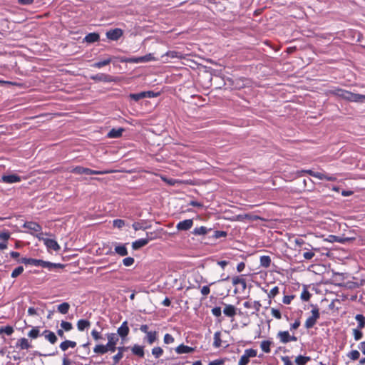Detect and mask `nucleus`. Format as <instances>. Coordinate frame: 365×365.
Returning a JSON list of instances; mask_svg holds the SVG:
<instances>
[{
	"mask_svg": "<svg viewBox=\"0 0 365 365\" xmlns=\"http://www.w3.org/2000/svg\"><path fill=\"white\" fill-rule=\"evenodd\" d=\"M18 261L26 265L46 268L48 271L51 272H58V269H62L63 267V265L59 263H51L50 262H46L41 259H36L33 258L22 257Z\"/></svg>",
	"mask_w": 365,
	"mask_h": 365,
	"instance_id": "f257e3e1",
	"label": "nucleus"
},
{
	"mask_svg": "<svg viewBox=\"0 0 365 365\" xmlns=\"http://www.w3.org/2000/svg\"><path fill=\"white\" fill-rule=\"evenodd\" d=\"M329 93L332 95L338 96L342 99L346 100L350 102H359L360 101V94L354 93L351 91L336 88L334 90H331Z\"/></svg>",
	"mask_w": 365,
	"mask_h": 365,
	"instance_id": "f03ea898",
	"label": "nucleus"
},
{
	"mask_svg": "<svg viewBox=\"0 0 365 365\" xmlns=\"http://www.w3.org/2000/svg\"><path fill=\"white\" fill-rule=\"evenodd\" d=\"M71 173L78 174V175H104L109 174L115 172L113 170H91L90 168H84L82 166H76L72 168L70 170Z\"/></svg>",
	"mask_w": 365,
	"mask_h": 365,
	"instance_id": "7ed1b4c3",
	"label": "nucleus"
},
{
	"mask_svg": "<svg viewBox=\"0 0 365 365\" xmlns=\"http://www.w3.org/2000/svg\"><path fill=\"white\" fill-rule=\"evenodd\" d=\"M302 174L307 173L312 177L319 180H326L327 181L334 182L337 180L336 177L334 175H329L320 172H314L312 170H302L300 171Z\"/></svg>",
	"mask_w": 365,
	"mask_h": 365,
	"instance_id": "20e7f679",
	"label": "nucleus"
},
{
	"mask_svg": "<svg viewBox=\"0 0 365 365\" xmlns=\"http://www.w3.org/2000/svg\"><path fill=\"white\" fill-rule=\"evenodd\" d=\"M257 351L253 349H245L244 354L241 356L237 365H247L251 358L257 356Z\"/></svg>",
	"mask_w": 365,
	"mask_h": 365,
	"instance_id": "39448f33",
	"label": "nucleus"
},
{
	"mask_svg": "<svg viewBox=\"0 0 365 365\" xmlns=\"http://www.w3.org/2000/svg\"><path fill=\"white\" fill-rule=\"evenodd\" d=\"M108 343L106 345L109 351L114 352L116 349V344L118 341V336L117 334L111 333L107 335Z\"/></svg>",
	"mask_w": 365,
	"mask_h": 365,
	"instance_id": "423d86ee",
	"label": "nucleus"
},
{
	"mask_svg": "<svg viewBox=\"0 0 365 365\" xmlns=\"http://www.w3.org/2000/svg\"><path fill=\"white\" fill-rule=\"evenodd\" d=\"M319 318V312L317 308H314L312 310V316L309 317L305 322V327L310 329L314 327L316 324L317 320Z\"/></svg>",
	"mask_w": 365,
	"mask_h": 365,
	"instance_id": "0eeeda50",
	"label": "nucleus"
},
{
	"mask_svg": "<svg viewBox=\"0 0 365 365\" xmlns=\"http://www.w3.org/2000/svg\"><path fill=\"white\" fill-rule=\"evenodd\" d=\"M123 35V31L119 28L110 29L106 34V37L111 41H118Z\"/></svg>",
	"mask_w": 365,
	"mask_h": 365,
	"instance_id": "6e6552de",
	"label": "nucleus"
},
{
	"mask_svg": "<svg viewBox=\"0 0 365 365\" xmlns=\"http://www.w3.org/2000/svg\"><path fill=\"white\" fill-rule=\"evenodd\" d=\"M277 337L279 339L280 341L283 344H286L289 341H297V337L294 336H291L287 331H279L277 334Z\"/></svg>",
	"mask_w": 365,
	"mask_h": 365,
	"instance_id": "1a4fd4ad",
	"label": "nucleus"
},
{
	"mask_svg": "<svg viewBox=\"0 0 365 365\" xmlns=\"http://www.w3.org/2000/svg\"><path fill=\"white\" fill-rule=\"evenodd\" d=\"M153 96V92L152 91H143L138 93H130L129 97L135 101H138L140 99L145 98H151Z\"/></svg>",
	"mask_w": 365,
	"mask_h": 365,
	"instance_id": "9d476101",
	"label": "nucleus"
},
{
	"mask_svg": "<svg viewBox=\"0 0 365 365\" xmlns=\"http://www.w3.org/2000/svg\"><path fill=\"white\" fill-rule=\"evenodd\" d=\"M193 225V220L192 219H187L182 221L179 222L176 228L178 230L187 231L190 230Z\"/></svg>",
	"mask_w": 365,
	"mask_h": 365,
	"instance_id": "9b49d317",
	"label": "nucleus"
},
{
	"mask_svg": "<svg viewBox=\"0 0 365 365\" xmlns=\"http://www.w3.org/2000/svg\"><path fill=\"white\" fill-rule=\"evenodd\" d=\"M21 180V177L15 174L3 175L1 177V182L9 184L19 182Z\"/></svg>",
	"mask_w": 365,
	"mask_h": 365,
	"instance_id": "f8f14e48",
	"label": "nucleus"
},
{
	"mask_svg": "<svg viewBox=\"0 0 365 365\" xmlns=\"http://www.w3.org/2000/svg\"><path fill=\"white\" fill-rule=\"evenodd\" d=\"M23 227L34 232H41L42 230V227L38 223L32 221L26 222Z\"/></svg>",
	"mask_w": 365,
	"mask_h": 365,
	"instance_id": "ddd939ff",
	"label": "nucleus"
},
{
	"mask_svg": "<svg viewBox=\"0 0 365 365\" xmlns=\"http://www.w3.org/2000/svg\"><path fill=\"white\" fill-rule=\"evenodd\" d=\"M153 238H142L139 239L138 240H135L132 243V247L133 250H138L144 246H145L150 240H153Z\"/></svg>",
	"mask_w": 365,
	"mask_h": 365,
	"instance_id": "4468645a",
	"label": "nucleus"
},
{
	"mask_svg": "<svg viewBox=\"0 0 365 365\" xmlns=\"http://www.w3.org/2000/svg\"><path fill=\"white\" fill-rule=\"evenodd\" d=\"M154 60H155V58L153 57V54L148 53L143 56L131 58L130 60V61L133 62V63H143V62H148V61H154Z\"/></svg>",
	"mask_w": 365,
	"mask_h": 365,
	"instance_id": "2eb2a0df",
	"label": "nucleus"
},
{
	"mask_svg": "<svg viewBox=\"0 0 365 365\" xmlns=\"http://www.w3.org/2000/svg\"><path fill=\"white\" fill-rule=\"evenodd\" d=\"M16 346L21 350L29 349L31 348V345L26 338L19 339L16 342Z\"/></svg>",
	"mask_w": 365,
	"mask_h": 365,
	"instance_id": "dca6fc26",
	"label": "nucleus"
},
{
	"mask_svg": "<svg viewBox=\"0 0 365 365\" xmlns=\"http://www.w3.org/2000/svg\"><path fill=\"white\" fill-rule=\"evenodd\" d=\"M43 241L48 249L52 250L53 251H58L60 250V246L55 240L44 239Z\"/></svg>",
	"mask_w": 365,
	"mask_h": 365,
	"instance_id": "f3484780",
	"label": "nucleus"
},
{
	"mask_svg": "<svg viewBox=\"0 0 365 365\" xmlns=\"http://www.w3.org/2000/svg\"><path fill=\"white\" fill-rule=\"evenodd\" d=\"M91 79L97 81L103 82H110L112 81V77L105 73H98L91 77Z\"/></svg>",
	"mask_w": 365,
	"mask_h": 365,
	"instance_id": "a211bd4d",
	"label": "nucleus"
},
{
	"mask_svg": "<svg viewBox=\"0 0 365 365\" xmlns=\"http://www.w3.org/2000/svg\"><path fill=\"white\" fill-rule=\"evenodd\" d=\"M194 348L184 344H180L175 348V351L178 354L192 353L194 351Z\"/></svg>",
	"mask_w": 365,
	"mask_h": 365,
	"instance_id": "6ab92c4d",
	"label": "nucleus"
},
{
	"mask_svg": "<svg viewBox=\"0 0 365 365\" xmlns=\"http://www.w3.org/2000/svg\"><path fill=\"white\" fill-rule=\"evenodd\" d=\"M42 335L52 344H55L57 341L56 334L50 330L43 331Z\"/></svg>",
	"mask_w": 365,
	"mask_h": 365,
	"instance_id": "aec40b11",
	"label": "nucleus"
},
{
	"mask_svg": "<svg viewBox=\"0 0 365 365\" xmlns=\"http://www.w3.org/2000/svg\"><path fill=\"white\" fill-rule=\"evenodd\" d=\"M123 131L124 129L123 128H119L118 129L112 128L107 134V136L110 138H118L122 135Z\"/></svg>",
	"mask_w": 365,
	"mask_h": 365,
	"instance_id": "412c9836",
	"label": "nucleus"
},
{
	"mask_svg": "<svg viewBox=\"0 0 365 365\" xmlns=\"http://www.w3.org/2000/svg\"><path fill=\"white\" fill-rule=\"evenodd\" d=\"M99 39L100 35L95 32L87 34L84 38V41L90 43L97 42L99 41Z\"/></svg>",
	"mask_w": 365,
	"mask_h": 365,
	"instance_id": "4be33fe9",
	"label": "nucleus"
},
{
	"mask_svg": "<svg viewBox=\"0 0 365 365\" xmlns=\"http://www.w3.org/2000/svg\"><path fill=\"white\" fill-rule=\"evenodd\" d=\"M223 312L226 316L232 317L236 314V308L233 305L226 304Z\"/></svg>",
	"mask_w": 365,
	"mask_h": 365,
	"instance_id": "5701e85b",
	"label": "nucleus"
},
{
	"mask_svg": "<svg viewBox=\"0 0 365 365\" xmlns=\"http://www.w3.org/2000/svg\"><path fill=\"white\" fill-rule=\"evenodd\" d=\"M327 242H340V243H344L349 240L348 238H343L339 236L330 235L328 236V237L326 239Z\"/></svg>",
	"mask_w": 365,
	"mask_h": 365,
	"instance_id": "b1692460",
	"label": "nucleus"
},
{
	"mask_svg": "<svg viewBox=\"0 0 365 365\" xmlns=\"http://www.w3.org/2000/svg\"><path fill=\"white\" fill-rule=\"evenodd\" d=\"M129 328L127 325V322H124L121 326L118 329V334L121 337H125L128 334Z\"/></svg>",
	"mask_w": 365,
	"mask_h": 365,
	"instance_id": "393cba45",
	"label": "nucleus"
},
{
	"mask_svg": "<svg viewBox=\"0 0 365 365\" xmlns=\"http://www.w3.org/2000/svg\"><path fill=\"white\" fill-rule=\"evenodd\" d=\"M167 56L170 58H179L182 59L184 58L183 54L180 52H178L175 51H168L163 56V57Z\"/></svg>",
	"mask_w": 365,
	"mask_h": 365,
	"instance_id": "a878e982",
	"label": "nucleus"
},
{
	"mask_svg": "<svg viewBox=\"0 0 365 365\" xmlns=\"http://www.w3.org/2000/svg\"><path fill=\"white\" fill-rule=\"evenodd\" d=\"M76 346V343L73 341L66 340L60 344V348L62 351H65L68 348H74Z\"/></svg>",
	"mask_w": 365,
	"mask_h": 365,
	"instance_id": "bb28decb",
	"label": "nucleus"
},
{
	"mask_svg": "<svg viewBox=\"0 0 365 365\" xmlns=\"http://www.w3.org/2000/svg\"><path fill=\"white\" fill-rule=\"evenodd\" d=\"M304 250H307L303 253V257L305 259H312L315 256L314 251H319V248H312L311 250L307 248H304Z\"/></svg>",
	"mask_w": 365,
	"mask_h": 365,
	"instance_id": "cd10ccee",
	"label": "nucleus"
},
{
	"mask_svg": "<svg viewBox=\"0 0 365 365\" xmlns=\"http://www.w3.org/2000/svg\"><path fill=\"white\" fill-rule=\"evenodd\" d=\"M90 326V322L86 319H80L77 322V328L80 331H83L85 329H88Z\"/></svg>",
	"mask_w": 365,
	"mask_h": 365,
	"instance_id": "c85d7f7f",
	"label": "nucleus"
},
{
	"mask_svg": "<svg viewBox=\"0 0 365 365\" xmlns=\"http://www.w3.org/2000/svg\"><path fill=\"white\" fill-rule=\"evenodd\" d=\"M210 230H211V229H207L206 227L205 226H201V227H195L193 231H192V233L195 235H206Z\"/></svg>",
	"mask_w": 365,
	"mask_h": 365,
	"instance_id": "c756f323",
	"label": "nucleus"
},
{
	"mask_svg": "<svg viewBox=\"0 0 365 365\" xmlns=\"http://www.w3.org/2000/svg\"><path fill=\"white\" fill-rule=\"evenodd\" d=\"M158 338V332L156 331H150L146 334L145 339L149 344H153Z\"/></svg>",
	"mask_w": 365,
	"mask_h": 365,
	"instance_id": "7c9ffc66",
	"label": "nucleus"
},
{
	"mask_svg": "<svg viewBox=\"0 0 365 365\" xmlns=\"http://www.w3.org/2000/svg\"><path fill=\"white\" fill-rule=\"evenodd\" d=\"M115 252L120 256H126L128 255V250L125 245H119L115 247Z\"/></svg>",
	"mask_w": 365,
	"mask_h": 365,
	"instance_id": "2f4dec72",
	"label": "nucleus"
},
{
	"mask_svg": "<svg viewBox=\"0 0 365 365\" xmlns=\"http://www.w3.org/2000/svg\"><path fill=\"white\" fill-rule=\"evenodd\" d=\"M233 284L237 286V289H245L246 288V283L245 280L239 277L233 279Z\"/></svg>",
	"mask_w": 365,
	"mask_h": 365,
	"instance_id": "473e14b6",
	"label": "nucleus"
},
{
	"mask_svg": "<svg viewBox=\"0 0 365 365\" xmlns=\"http://www.w3.org/2000/svg\"><path fill=\"white\" fill-rule=\"evenodd\" d=\"M132 351L134 354L138 356L143 357L144 356V349L142 346L137 344L134 345L132 348Z\"/></svg>",
	"mask_w": 365,
	"mask_h": 365,
	"instance_id": "72a5a7b5",
	"label": "nucleus"
},
{
	"mask_svg": "<svg viewBox=\"0 0 365 365\" xmlns=\"http://www.w3.org/2000/svg\"><path fill=\"white\" fill-rule=\"evenodd\" d=\"M93 351L96 354H103L109 351L107 349L106 345L98 344L94 347Z\"/></svg>",
	"mask_w": 365,
	"mask_h": 365,
	"instance_id": "f704fd0d",
	"label": "nucleus"
},
{
	"mask_svg": "<svg viewBox=\"0 0 365 365\" xmlns=\"http://www.w3.org/2000/svg\"><path fill=\"white\" fill-rule=\"evenodd\" d=\"M310 360V357L299 355L296 357L295 362L297 365H305Z\"/></svg>",
	"mask_w": 365,
	"mask_h": 365,
	"instance_id": "c9c22d12",
	"label": "nucleus"
},
{
	"mask_svg": "<svg viewBox=\"0 0 365 365\" xmlns=\"http://www.w3.org/2000/svg\"><path fill=\"white\" fill-rule=\"evenodd\" d=\"M69 308V304L67 302H63L58 306L57 309L60 313L66 314L68 313Z\"/></svg>",
	"mask_w": 365,
	"mask_h": 365,
	"instance_id": "e433bc0d",
	"label": "nucleus"
},
{
	"mask_svg": "<svg viewBox=\"0 0 365 365\" xmlns=\"http://www.w3.org/2000/svg\"><path fill=\"white\" fill-rule=\"evenodd\" d=\"M40 336V331L38 327H33L28 333V336L31 339H37Z\"/></svg>",
	"mask_w": 365,
	"mask_h": 365,
	"instance_id": "4c0bfd02",
	"label": "nucleus"
},
{
	"mask_svg": "<svg viewBox=\"0 0 365 365\" xmlns=\"http://www.w3.org/2000/svg\"><path fill=\"white\" fill-rule=\"evenodd\" d=\"M362 329H359L357 327L352 329L353 336L355 341H359L363 338Z\"/></svg>",
	"mask_w": 365,
	"mask_h": 365,
	"instance_id": "58836bf2",
	"label": "nucleus"
},
{
	"mask_svg": "<svg viewBox=\"0 0 365 365\" xmlns=\"http://www.w3.org/2000/svg\"><path fill=\"white\" fill-rule=\"evenodd\" d=\"M355 319L358 322L357 327L359 329H363L365 327V317L362 314H356Z\"/></svg>",
	"mask_w": 365,
	"mask_h": 365,
	"instance_id": "ea45409f",
	"label": "nucleus"
},
{
	"mask_svg": "<svg viewBox=\"0 0 365 365\" xmlns=\"http://www.w3.org/2000/svg\"><path fill=\"white\" fill-rule=\"evenodd\" d=\"M110 62H111V58H108L107 59H104L103 61L94 63L92 66L94 68H100L105 66L108 65Z\"/></svg>",
	"mask_w": 365,
	"mask_h": 365,
	"instance_id": "a19ab883",
	"label": "nucleus"
},
{
	"mask_svg": "<svg viewBox=\"0 0 365 365\" xmlns=\"http://www.w3.org/2000/svg\"><path fill=\"white\" fill-rule=\"evenodd\" d=\"M14 330L12 327L6 326L0 327V335L3 333L6 334L8 336L11 335L14 333Z\"/></svg>",
	"mask_w": 365,
	"mask_h": 365,
	"instance_id": "79ce46f5",
	"label": "nucleus"
},
{
	"mask_svg": "<svg viewBox=\"0 0 365 365\" xmlns=\"http://www.w3.org/2000/svg\"><path fill=\"white\" fill-rule=\"evenodd\" d=\"M360 353L358 350H352L347 354V357L352 360L356 361L359 359Z\"/></svg>",
	"mask_w": 365,
	"mask_h": 365,
	"instance_id": "37998d69",
	"label": "nucleus"
},
{
	"mask_svg": "<svg viewBox=\"0 0 365 365\" xmlns=\"http://www.w3.org/2000/svg\"><path fill=\"white\" fill-rule=\"evenodd\" d=\"M271 263V258L269 256H262L260 257V264L262 266L264 267H268L270 265Z\"/></svg>",
	"mask_w": 365,
	"mask_h": 365,
	"instance_id": "c03bdc74",
	"label": "nucleus"
},
{
	"mask_svg": "<svg viewBox=\"0 0 365 365\" xmlns=\"http://www.w3.org/2000/svg\"><path fill=\"white\" fill-rule=\"evenodd\" d=\"M271 342L269 341H262L260 344L262 350L265 353L270 352Z\"/></svg>",
	"mask_w": 365,
	"mask_h": 365,
	"instance_id": "a18cd8bd",
	"label": "nucleus"
},
{
	"mask_svg": "<svg viewBox=\"0 0 365 365\" xmlns=\"http://www.w3.org/2000/svg\"><path fill=\"white\" fill-rule=\"evenodd\" d=\"M163 354V350L161 347L160 346H156V347H154L153 349H152V354L156 358H159L160 356H162V354Z\"/></svg>",
	"mask_w": 365,
	"mask_h": 365,
	"instance_id": "49530a36",
	"label": "nucleus"
},
{
	"mask_svg": "<svg viewBox=\"0 0 365 365\" xmlns=\"http://www.w3.org/2000/svg\"><path fill=\"white\" fill-rule=\"evenodd\" d=\"M221 343H222V341H221V338H220V332L215 333L214 342H213L214 346L218 348L221 346Z\"/></svg>",
	"mask_w": 365,
	"mask_h": 365,
	"instance_id": "de8ad7c7",
	"label": "nucleus"
},
{
	"mask_svg": "<svg viewBox=\"0 0 365 365\" xmlns=\"http://www.w3.org/2000/svg\"><path fill=\"white\" fill-rule=\"evenodd\" d=\"M61 327L66 331H69L73 329V325L71 322L62 321L61 323Z\"/></svg>",
	"mask_w": 365,
	"mask_h": 365,
	"instance_id": "09e8293b",
	"label": "nucleus"
},
{
	"mask_svg": "<svg viewBox=\"0 0 365 365\" xmlns=\"http://www.w3.org/2000/svg\"><path fill=\"white\" fill-rule=\"evenodd\" d=\"M174 337L170 334H165L164 336L163 341L165 344H170L174 342Z\"/></svg>",
	"mask_w": 365,
	"mask_h": 365,
	"instance_id": "8fccbe9b",
	"label": "nucleus"
},
{
	"mask_svg": "<svg viewBox=\"0 0 365 365\" xmlns=\"http://www.w3.org/2000/svg\"><path fill=\"white\" fill-rule=\"evenodd\" d=\"M113 225L114 227L120 229L125 225V221L121 219H116L113 220Z\"/></svg>",
	"mask_w": 365,
	"mask_h": 365,
	"instance_id": "3c124183",
	"label": "nucleus"
},
{
	"mask_svg": "<svg viewBox=\"0 0 365 365\" xmlns=\"http://www.w3.org/2000/svg\"><path fill=\"white\" fill-rule=\"evenodd\" d=\"M227 235V233L225 231L216 230L214 232L213 237L216 239L220 237H225Z\"/></svg>",
	"mask_w": 365,
	"mask_h": 365,
	"instance_id": "603ef678",
	"label": "nucleus"
},
{
	"mask_svg": "<svg viewBox=\"0 0 365 365\" xmlns=\"http://www.w3.org/2000/svg\"><path fill=\"white\" fill-rule=\"evenodd\" d=\"M123 263L126 267L131 266L134 263V258L131 257H126L123 259Z\"/></svg>",
	"mask_w": 365,
	"mask_h": 365,
	"instance_id": "864d4df0",
	"label": "nucleus"
},
{
	"mask_svg": "<svg viewBox=\"0 0 365 365\" xmlns=\"http://www.w3.org/2000/svg\"><path fill=\"white\" fill-rule=\"evenodd\" d=\"M310 297L311 294L307 289H304L301 294V299L303 301H308L310 299Z\"/></svg>",
	"mask_w": 365,
	"mask_h": 365,
	"instance_id": "5fc2aeb1",
	"label": "nucleus"
},
{
	"mask_svg": "<svg viewBox=\"0 0 365 365\" xmlns=\"http://www.w3.org/2000/svg\"><path fill=\"white\" fill-rule=\"evenodd\" d=\"M10 235H11L9 232H0V240H2L6 242L7 240L10 238Z\"/></svg>",
	"mask_w": 365,
	"mask_h": 365,
	"instance_id": "6e6d98bb",
	"label": "nucleus"
},
{
	"mask_svg": "<svg viewBox=\"0 0 365 365\" xmlns=\"http://www.w3.org/2000/svg\"><path fill=\"white\" fill-rule=\"evenodd\" d=\"M272 315L277 319H280L282 317L281 313L278 309L272 308L271 310Z\"/></svg>",
	"mask_w": 365,
	"mask_h": 365,
	"instance_id": "4d7b16f0",
	"label": "nucleus"
},
{
	"mask_svg": "<svg viewBox=\"0 0 365 365\" xmlns=\"http://www.w3.org/2000/svg\"><path fill=\"white\" fill-rule=\"evenodd\" d=\"M281 360L284 363V365H293V363L291 361L289 357L287 356H282Z\"/></svg>",
	"mask_w": 365,
	"mask_h": 365,
	"instance_id": "13d9d810",
	"label": "nucleus"
},
{
	"mask_svg": "<svg viewBox=\"0 0 365 365\" xmlns=\"http://www.w3.org/2000/svg\"><path fill=\"white\" fill-rule=\"evenodd\" d=\"M123 354L122 353H117L115 356H113V361H114V364H118L120 360L123 358Z\"/></svg>",
	"mask_w": 365,
	"mask_h": 365,
	"instance_id": "bf43d9fd",
	"label": "nucleus"
},
{
	"mask_svg": "<svg viewBox=\"0 0 365 365\" xmlns=\"http://www.w3.org/2000/svg\"><path fill=\"white\" fill-rule=\"evenodd\" d=\"M212 313L214 316L217 317L221 316V314H222L221 308L220 307H214L212 309Z\"/></svg>",
	"mask_w": 365,
	"mask_h": 365,
	"instance_id": "052dcab7",
	"label": "nucleus"
},
{
	"mask_svg": "<svg viewBox=\"0 0 365 365\" xmlns=\"http://www.w3.org/2000/svg\"><path fill=\"white\" fill-rule=\"evenodd\" d=\"M91 335L93 337V339L96 341L99 340L100 339H101V334L97 331V330H95L93 329L92 331H91Z\"/></svg>",
	"mask_w": 365,
	"mask_h": 365,
	"instance_id": "680f3d73",
	"label": "nucleus"
},
{
	"mask_svg": "<svg viewBox=\"0 0 365 365\" xmlns=\"http://www.w3.org/2000/svg\"><path fill=\"white\" fill-rule=\"evenodd\" d=\"M133 229L137 231V230H145L146 227H143V226H141L140 223V222H134L133 224Z\"/></svg>",
	"mask_w": 365,
	"mask_h": 365,
	"instance_id": "e2e57ef3",
	"label": "nucleus"
},
{
	"mask_svg": "<svg viewBox=\"0 0 365 365\" xmlns=\"http://www.w3.org/2000/svg\"><path fill=\"white\" fill-rule=\"evenodd\" d=\"M28 314H29V315H31V316H34V315L38 314L37 309L34 307L29 308Z\"/></svg>",
	"mask_w": 365,
	"mask_h": 365,
	"instance_id": "0e129e2a",
	"label": "nucleus"
},
{
	"mask_svg": "<svg viewBox=\"0 0 365 365\" xmlns=\"http://www.w3.org/2000/svg\"><path fill=\"white\" fill-rule=\"evenodd\" d=\"M279 292V288L277 287H273L269 294V296L274 297L276 296Z\"/></svg>",
	"mask_w": 365,
	"mask_h": 365,
	"instance_id": "69168bd1",
	"label": "nucleus"
},
{
	"mask_svg": "<svg viewBox=\"0 0 365 365\" xmlns=\"http://www.w3.org/2000/svg\"><path fill=\"white\" fill-rule=\"evenodd\" d=\"M359 349H360L364 355H365V341L360 342L358 345Z\"/></svg>",
	"mask_w": 365,
	"mask_h": 365,
	"instance_id": "338daca9",
	"label": "nucleus"
},
{
	"mask_svg": "<svg viewBox=\"0 0 365 365\" xmlns=\"http://www.w3.org/2000/svg\"><path fill=\"white\" fill-rule=\"evenodd\" d=\"M224 361L221 359H217L209 363V365H223Z\"/></svg>",
	"mask_w": 365,
	"mask_h": 365,
	"instance_id": "774afa93",
	"label": "nucleus"
}]
</instances>
